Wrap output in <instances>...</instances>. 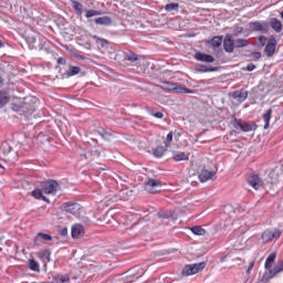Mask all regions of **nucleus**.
Here are the masks:
<instances>
[{
	"label": "nucleus",
	"instance_id": "obj_48",
	"mask_svg": "<svg viewBox=\"0 0 283 283\" xmlns=\"http://www.w3.org/2000/svg\"><path fill=\"white\" fill-rule=\"evenodd\" d=\"M158 216L159 218H165V219L169 218V214H163L161 212H159Z\"/></svg>",
	"mask_w": 283,
	"mask_h": 283
},
{
	"label": "nucleus",
	"instance_id": "obj_44",
	"mask_svg": "<svg viewBox=\"0 0 283 283\" xmlns=\"http://www.w3.org/2000/svg\"><path fill=\"white\" fill-rule=\"evenodd\" d=\"M252 56H253V59H255V61H258V60H260L262 57V53L254 52V53H252Z\"/></svg>",
	"mask_w": 283,
	"mask_h": 283
},
{
	"label": "nucleus",
	"instance_id": "obj_27",
	"mask_svg": "<svg viewBox=\"0 0 283 283\" xmlns=\"http://www.w3.org/2000/svg\"><path fill=\"white\" fill-rule=\"evenodd\" d=\"M222 39L223 36L222 35H217V36H213L210 41V45L212 48H220V45H222Z\"/></svg>",
	"mask_w": 283,
	"mask_h": 283
},
{
	"label": "nucleus",
	"instance_id": "obj_24",
	"mask_svg": "<svg viewBox=\"0 0 283 283\" xmlns=\"http://www.w3.org/2000/svg\"><path fill=\"white\" fill-rule=\"evenodd\" d=\"M28 266H29L30 271H34V273L41 272V265L34 259L29 260Z\"/></svg>",
	"mask_w": 283,
	"mask_h": 283
},
{
	"label": "nucleus",
	"instance_id": "obj_10",
	"mask_svg": "<svg viewBox=\"0 0 283 283\" xmlns=\"http://www.w3.org/2000/svg\"><path fill=\"white\" fill-rule=\"evenodd\" d=\"M231 97L237 101V103H244V101L249 98V92L244 88H241L239 91L232 92Z\"/></svg>",
	"mask_w": 283,
	"mask_h": 283
},
{
	"label": "nucleus",
	"instance_id": "obj_30",
	"mask_svg": "<svg viewBox=\"0 0 283 283\" xmlns=\"http://www.w3.org/2000/svg\"><path fill=\"white\" fill-rule=\"evenodd\" d=\"M0 151L1 154H3L4 156H8V154H10V151H12V148L10 146V144L8 143H2L0 146Z\"/></svg>",
	"mask_w": 283,
	"mask_h": 283
},
{
	"label": "nucleus",
	"instance_id": "obj_5",
	"mask_svg": "<svg viewBox=\"0 0 283 283\" xmlns=\"http://www.w3.org/2000/svg\"><path fill=\"white\" fill-rule=\"evenodd\" d=\"M62 209L66 211V213L75 216V218H78V216H81V203L78 202H66L62 206Z\"/></svg>",
	"mask_w": 283,
	"mask_h": 283
},
{
	"label": "nucleus",
	"instance_id": "obj_7",
	"mask_svg": "<svg viewBox=\"0 0 283 283\" xmlns=\"http://www.w3.org/2000/svg\"><path fill=\"white\" fill-rule=\"evenodd\" d=\"M158 187H163V184L158 179H148L145 184V191L148 193H156Z\"/></svg>",
	"mask_w": 283,
	"mask_h": 283
},
{
	"label": "nucleus",
	"instance_id": "obj_20",
	"mask_svg": "<svg viewBox=\"0 0 283 283\" xmlns=\"http://www.w3.org/2000/svg\"><path fill=\"white\" fill-rule=\"evenodd\" d=\"M96 25H112L113 21L112 18L104 15L101 18H96L95 20Z\"/></svg>",
	"mask_w": 283,
	"mask_h": 283
},
{
	"label": "nucleus",
	"instance_id": "obj_23",
	"mask_svg": "<svg viewBox=\"0 0 283 283\" xmlns=\"http://www.w3.org/2000/svg\"><path fill=\"white\" fill-rule=\"evenodd\" d=\"M166 151H167L166 146H158L153 149V155L155 156V158H163V156H165Z\"/></svg>",
	"mask_w": 283,
	"mask_h": 283
},
{
	"label": "nucleus",
	"instance_id": "obj_6",
	"mask_svg": "<svg viewBox=\"0 0 283 283\" xmlns=\"http://www.w3.org/2000/svg\"><path fill=\"white\" fill-rule=\"evenodd\" d=\"M233 126L235 129H241V132H253L255 129L254 123L242 122V119H235Z\"/></svg>",
	"mask_w": 283,
	"mask_h": 283
},
{
	"label": "nucleus",
	"instance_id": "obj_35",
	"mask_svg": "<svg viewBox=\"0 0 283 283\" xmlns=\"http://www.w3.org/2000/svg\"><path fill=\"white\" fill-rule=\"evenodd\" d=\"M99 136L104 139V140H109L113 136L114 133L109 132V130H99Z\"/></svg>",
	"mask_w": 283,
	"mask_h": 283
},
{
	"label": "nucleus",
	"instance_id": "obj_43",
	"mask_svg": "<svg viewBox=\"0 0 283 283\" xmlns=\"http://www.w3.org/2000/svg\"><path fill=\"white\" fill-rule=\"evenodd\" d=\"M253 266H255V261H251L249 263V266H248V270H247L248 275H250L251 271H253Z\"/></svg>",
	"mask_w": 283,
	"mask_h": 283
},
{
	"label": "nucleus",
	"instance_id": "obj_50",
	"mask_svg": "<svg viewBox=\"0 0 283 283\" xmlns=\"http://www.w3.org/2000/svg\"><path fill=\"white\" fill-rule=\"evenodd\" d=\"M66 234H67V230L66 229L61 231V235H66Z\"/></svg>",
	"mask_w": 283,
	"mask_h": 283
},
{
	"label": "nucleus",
	"instance_id": "obj_4",
	"mask_svg": "<svg viewBox=\"0 0 283 283\" xmlns=\"http://www.w3.org/2000/svg\"><path fill=\"white\" fill-rule=\"evenodd\" d=\"M207 266V263H195L186 265L182 270V275H196V273H200Z\"/></svg>",
	"mask_w": 283,
	"mask_h": 283
},
{
	"label": "nucleus",
	"instance_id": "obj_31",
	"mask_svg": "<svg viewBox=\"0 0 283 283\" xmlns=\"http://www.w3.org/2000/svg\"><path fill=\"white\" fill-rule=\"evenodd\" d=\"M247 45H249V40H244V39L234 40V48L237 49L247 48Z\"/></svg>",
	"mask_w": 283,
	"mask_h": 283
},
{
	"label": "nucleus",
	"instance_id": "obj_19",
	"mask_svg": "<svg viewBox=\"0 0 283 283\" xmlns=\"http://www.w3.org/2000/svg\"><path fill=\"white\" fill-rule=\"evenodd\" d=\"M270 25L272 28V30H274V32H282V21H280L277 18H272L270 20Z\"/></svg>",
	"mask_w": 283,
	"mask_h": 283
},
{
	"label": "nucleus",
	"instance_id": "obj_39",
	"mask_svg": "<svg viewBox=\"0 0 283 283\" xmlns=\"http://www.w3.org/2000/svg\"><path fill=\"white\" fill-rule=\"evenodd\" d=\"M28 43H29L31 50H34V48H36V45H34V43H36V38H34V36H29Z\"/></svg>",
	"mask_w": 283,
	"mask_h": 283
},
{
	"label": "nucleus",
	"instance_id": "obj_28",
	"mask_svg": "<svg viewBox=\"0 0 283 283\" xmlns=\"http://www.w3.org/2000/svg\"><path fill=\"white\" fill-rule=\"evenodd\" d=\"M50 255H52L50 250H42L38 253V258H40V260H45L46 262H50Z\"/></svg>",
	"mask_w": 283,
	"mask_h": 283
},
{
	"label": "nucleus",
	"instance_id": "obj_18",
	"mask_svg": "<svg viewBox=\"0 0 283 283\" xmlns=\"http://www.w3.org/2000/svg\"><path fill=\"white\" fill-rule=\"evenodd\" d=\"M45 192H43V188H36L31 192L32 198H35V200H43V202H48V197L44 196Z\"/></svg>",
	"mask_w": 283,
	"mask_h": 283
},
{
	"label": "nucleus",
	"instance_id": "obj_21",
	"mask_svg": "<svg viewBox=\"0 0 283 283\" xmlns=\"http://www.w3.org/2000/svg\"><path fill=\"white\" fill-rule=\"evenodd\" d=\"M172 158L176 160V163H180V160H189V155L182 153V151H172Z\"/></svg>",
	"mask_w": 283,
	"mask_h": 283
},
{
	"label": "nucleus",
	"instance_id": "obj_17",
	"mask_svg": "<svg viewBox=\"0 0 283 283\" xmlns=\"http://www.w3.org/2000/svg\"><path fill=\"white\" fill-rule=\"evenodd\" d=\"M84 232H85V229L81 223L74 224L71 229L72 238H81V235H83Z\"/></svg>",
	"mask_w": 283,
	"mask_h": 283
},
{
	"label": "nucleus",
	"instance_id": "obj_22",
	"mask_svg": "<svg viewBox=\"0 0 283 283\" xmlns=\"http://www.w3.org/2000/svg\"><path fill=\"white\" fill-rule=\"evenodd\" d=\"M52 283H70V275H67V274H56L53 277Z\"/></svg>",
	"mask_w": 283,
	"mask_h": 283
},
{
	"label": "nucleus",
	"instance_id": "obj_11",
	"mask_svg": "<svg viewBox=\"0 0 283 283\" xmlns=\"http://www.w3.org/2000/svg\"><path fill=\"white\" fill-rule=\"evenodd\" d=\"M235 48L233 35L227 34L223 40V50L228 52V54H232L233 49Z\"/></svg>",
	"mask_w": 283,
	"mask_h": 283
},
{
	"label": "nucleus",
	"instance_id": "obj_12",
	"mask_svg": "<svg viewBox=\"0 0 283 283\" xmlns=\"http://www.w3.org/2000/svg\"><path fill=\"white\" fill-rule=\"evenodd\" d=\"M248 182L256 191H258V189H260V187H262V185H264V181H262V179H260V177L258 175H250L248 177Z\"/></svg>",
	"mask_w": 283,
	"mask_h": 283
},
{
	"label": "nucleus",
	"instance_id": "obj_2",
	"mask_svg": "<svg viewBox=\"0 0 283 283\" xmlns=\"http://www.w3.org/2000/svg\"><path fill=\"white\" fill-rule=\"evenodd\" d=\"M281 235H282V231H280V229L270 228L262 233L261 238L264 244H266V242H273V240H280Z\"/></svg>",
	"mask_w": 283,
	"mask_h": 283
},
{
	"label": "nucleus",
	"instance_id": "obj_40",
	"mask_svg": "<svg viewBox=\"0 0 283 283\" xmlns=\"http://www.w3.org/2000/svg\"><path fill=\"white\" fill-rule=\"evenodd\" d=\"M128 61H132V63H136V61H138V54L136 53H130L128 55Z\"/></svg>",
	"mask_w": 283,
	"mask_h": 283
},
{
	"label": "nucleus",
	"instance_id": "obj_42",
	"mask_svg": "<svg viewBox=\"0 0 283 283\" xmlns=\"http://www.w3.org/2000/svg\"><path fill=\"white\" fill-rule=\"evenodd\" d=\"M92 39H94V41H96V43H102V45H104V43H107V41L98 38V35H92Z\"/></svg>",
	"mask_w": 283,
	"mask_h": 283
},
{
	"label": "nucleus",
	"instance_id": "obj_37",
	"mask_svg": "<svg viewBox=\"0 0 283 283\" xmlns=\"http://www.w3.org/2000/svg\"><path fill=\"white\" fill-rule=\"evenodd\" d=\"M174 140V132H170L167 134L166 136V140H165V147H169V145H171V142Z\"/></svg>",
	"mask_w": 283,
	"mask_h": 283
},
{
	"label": "nucleus",
	"instance_id": "obj_32",
	"mask_svg": "<svg viewBox=\"0 0 283 283\" xmlns=\"http://www.w3.org/2000/svg\"><path fill=\"white\" fill-rule=\"evenodd\" d=\"M178 8H180V6L176 2H172V3L166 4L165 10L167 12H178Z\"/></svg>",
	"mask_w": 283,
	"mask_h": 283
},
{
	"label": "nucleus",
	"instance_id": "obj_15",
	"mask_svg": "<svg viewBox=\"0 0 283 283\" xmlns=\"http://www.w3.org/2000/svg\"><path fill=\"white\" fill-rule=\"evenodd\" d=\"M213 176H216V171H209L207 169H203L198 175V178H199L200 182H207L209 180H212Z\"/></svg>",
	"mask_w": 283,
	"mask_h": 283
},
{
	"label": "nucleus",
	"instance_id": "obj_38",
	"mask_svg": "<svg viewBox=\"0 0 283 283\" xmlns=\"http://www.w3.org/2000/svg\"><path fill=\"white\" fill-rule=\"evenodd\" d=\"M199 72H216V67L207 66V65H199Z\"/></svg>",
	"mask_w": 283,
	"mask_h": 283
},
{
	"label": "nucleus",
	"instance_id": "obj_25",
	"mask_svg": "<svg viewBox=\"0 0 283 283\" xmlns=\"http://www.w3.org/2000/svg\"><path fill=\"white\" fill-rule=\"evenodd\" d=\"M72 6L73 9L75 10V14H77V17H81V14H83V4L76 0H72Z\"/></svg>",
	"mask_w": 283,
	"mask_h": 283
},
{
	"label": "nucleus",
	"instance_id": "obj_41",
	"mask_svg": "<svg viewBox=\"0 0 283 283\" xmlns=\"http://www.w3.org/2000/svg\"><path fill=\"white\" fill-rule=\"evenodd\" d=\"M243 28L242 27H238L234 29V33H233V36H240V34H242L243 32Z\"/></svg>",
	"mask_w": 283,
	"mask_h": 283
},
{
	"label": "nucleus",
	"instance_id": "obj_3",
	"mask_svg": "<svg viewBox=\"0 0 283 283\" xmlns=\"http://www.w3.org/2000/svg\"><path fill=\"white\" fill-rule=\"evenodd\" d=\"M43 193L54 196L59 191V182L56 180H46L41 184Z\"/></svg>",
	"mask_w": 283,
	"mask_h": 283
},
{
	"label": "nucleus",
	"instance_id": "obj_47",
	"mask_svg": "<svg viewBox=\"0 0 283 283\" xmlns=\"http://www.w3.org/2000/svg\"><path fill=\"white\" fill-rule=\"evenodd\" d=\"M259 41H260V43H262V45H264V43H266V36L260 35Z\"/></svg>",
	"mask_w": 283,
	"mask_h": 283
},
{
	"label": "nucleus",
	"instance_id": "obj_26",
	"mask_svg": "<svg viewBox=\"0 0 283 283\" xmlns=\"http://www.w3.org/2000/svg\"><path fill=\"white\" fill-rule=\"evenodd\" d=\"M273 114V109H268V112L263 115L264 126L263 129H266L271 123V116Z\"/></svg>",
	"mask_w": 283,
	"mask_h": 283
},
{
	"label": "nucleus",
	"instance_id": "obj_45",
	"mask_svg": "<svg viewBox=\"0 0 283 283\" xmlns=\"http://www.w3.org/2000/svg\"><path fill=\"white\" fill-rule=\"evenodd\" d=\"M247 70H248V72H253V70H255V64L249 63V64L247 65Z\"/></svg>",
	"mask_w": 283,
	"mask_h": 283
},
{
	"label": "nucleus",
	"instance_id": "obj_49",
	"mask_svg": "<svg viewBox=\"0 0 283 283\" xmlns=\"http://www.w3.org/2000/svg\"><path fill=\"white\" fill-rule=\"evenodd\" d=\"M57 63H62V65H64V63H65V59L60 57V59L57 60Z\"/></svg>",
	"mask_w": 283,
	"mask_h": 283
},
{
	"label": "nucleus",
	"instance_id": "obj_1",
	"mask_svg": "<svg viewBox=\"0 0 283 283\" xmlns=\"http://www.w3.org/2000/svg\"><path fill=\"white\" fill-rule=\"evenodd\" d=\"M275 258H277V254L275 252H272L265 260L264 269L265 272L263 273V276L261 279L262 282H269V280H273L275 275L283 272V260L277 261L275 264ZM273 264L274 268H273Z\"/></svg>",
	"mask_w": 283,
	"mask_h": 283
},
{
	"label": "nucleus",
	"instance_id": "obj_9",
	"mask_svg": "<svg viewBox=\"0 0 283 283\" xmlns=\"http://www.w3.org/2000/svg\"><path fill=\"white\" fill-rule=\"evenodd\" d=\"M275 48H277V40L275 39V36H271L264 49V53L266 54V56H273L275 54Z\"/></svg>",
	"mask_w": 283,
	"mask_h": 283
},
{
	"label": "nucleus",
	"instance_id": "obj_13",
	"mask_svg": "<svg viewBox=\"0 0 283 283\" xmlns=\"http://www.w3.org/2000/svg\"><path fill=\"white\" fill-rule=\"evenodd\" d=\"M195 59L197 61H201V63H213L216 61V57H213V55H209L202 52L196 53Z\"/></svg>",
	"mask_w": 283,
	"mask_h": 283
},
{
	"label": "nucleus",
	"instance_id": "obj_46",
	"mask_svg": "<svg viewBox=\"0 0 283 283\" xmlns=\"http://www.w3.org/2000/svg\"><path fill=\"white\" fill-rule=\"evenodd\" d=\"M153 116L155 118H163V116H165V114H163V112H157V113L153 114Z\"/></svg>",
	"mask_w": 283,
	"mask_h": 283
},
{
	"label": "nucleus",
	"instance_id": "obj_8",
	"mask_svg": "<svg viewBox=\"0 0 283 283\" xmlns=\"http://www.w3.org/2000/svg\"><path fill=\"white\" fill-rule=\"evenodd\" d=\"M164 87L170 92H175L176 94H191V91L187 87L178 86L175 83L166 82Z\"/></svg>",
	"mask_w": 283,
	"mask_h": 283
},
{
	"label": "nucleus",
	"instance_id": "obj_14",
	"mask_svg": "<svg viewBox=\"0 0 283 283\" xmlns=\"http://www.w3.org/2000/svg\"><path fill=\"white\" fill-rule=\"evenodd\" d=\"M43 241H44V242H50V241H52V235L45 234V233H43V232L38 233V234L35 235V238H34V244H35L36 247H41V244H43Z\"/></svg>",
	"mask_w": 283,
	"mask_h": 283
},
{
	"label": "nucleus",
	"instance_id": "obj_16",
	"mask_svg": "<svg viewBox=\"0 0 283 283\" xmlns=\"http://www.w3.org/2000/svg\"><path fill=\"white\" fill-rule=\"evenodd\" d=\"M249 27L251 30H255V32H262L263 34H266L269 32V25L262 24L260 22H250Z\"/></svg>",
	"mask_w": 283,
	"mask_h": 283
},
{
	"label": "nucleus",
	"instance_id": "obj_33",
	"mask_svg": "<svg viewBox=\"0 0 283 283\" xmlns=\"http://www.w3.org/2000/svg\"><path fill=\"white\" fill-rule=\"evenodd\" d=\"M191 231L195 235H205L207 233V231L200 226L192 227Z\"/></svg>",
	"mask_w": 283,
	"mask_h": 283
},
{
	"label": "nucleus",
	"instance_id": "obj_29",
	"mask_svg": "<svg viewBox=\"0 0 283 283\" xmlns=\"http://www.w3.org/2000/svg\"><path fill=\"white\" fill-rule=\"evenodd\" d=\"M103 15V11H98V10H87L85 13V18L86 19H92V17H101Z\"/></svg>",
	"mask_w": 283,
	"mask_h": 283
},
{
	"label": "nucleus",
	"instance_id": "obj_34",
	"mask_svg": "<svg viewBox=\"0 0 283 283\" xmlns=\"http://www.w3.org/2000/svg\"><path fill=\"white\" fill-rule=\"evenodd\" d=\"M10 101V97L7 93H0V107H6Z\"/></svg>",
	"mask_w": 283,
	"mask_h": 283
},
{
	"label": "nucleus",
	"instance_id": "obj_36",
	"mask_svg": "<svg viewBox=\"0 0 283 283\" xmlns=\"http://www.w3.org/2000/svg\"><path fill=\"white\" fill-rule=\"evenodd\" d=\"M81 73V67L78 66H71L67 71V76H76V74Z\"/></svg>",
	"mask_w": 283,
	"mask_h": 283
},
{
	"label": "nucleus",
	"instance_id": "obj_52",
	"mask_svg": "<svg viewBox=\"0 0 283 283\" xmlns=\"http://www.w3.org/2000/svg\"><path fill=\"white\" fill-rule=\"evenodd\" d=\"M0 48H3V43L0 41Z\"/></svg>",
	"mask_w": 283,
	"mask_h": 283
},
{
	"label": "nucleus",
	"instance_id": "obj_51",
	"mask_svg": "<svg viewBox=\"0 0 283 283\" xmlns=\"http://www.w3.org/2000/svg\"><path fill=\"white\" fill-rule=\"evenodd\" d=\"M0 169H2V171H0V174H3L6 171V168L1 164H0Z\"/></svg>",
	"mask_w": 283,
	"mask_h": 283
}]
</instances>
